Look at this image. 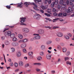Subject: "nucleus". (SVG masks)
<instances>
[{
	"instance_id": "obj_1",
	"label": "nucleus",
	"mask_w": 74,
	"mask_h": 74,
	"mask_svg": "<svg viewBox=\"0 0 74 74\" xmlns=\"http://www.w3.org/2000/svg\"><path fill=\"white\" fill-rule=\"evenodd\" d=\"M5 36L6 37H8L10 36V38H13L15 37V34H11V32L10 31L5 32Z\"/></svg>"
},
{
	"instance_id": "obj_2",
	"label": "nucleus",
	"mask_w": 74,
	"mask_h": 74,
	"mask_svg": "<svg viewBox=\"0 0 74 74\" xmlns=\"http://www.w3.org/2000/svg\"><path fill=\"white\" fill-rule=\"evenodd\" d=\"M34 36H34L33 39L34 40H40L41 38V36H39V34H33Z\"/></svg>"
},
{
	"instance_id": "obj_3",
	"label": "nucleus",
	"mask_w": 74,
	"mask_h": 74,
	"mask_svg": "<svg viewBox=\"0 0 74 74\" xmlns=\"http://www.w3.org/2000/svg\"><path fill=\"white\" fill-rule=\"evenodd\" d=\"M66 10L68 13H72L73 12V9L71 7H69L68 9Z\"/></svg>"
},
{
	"instance_id": "obj_4",
	"label": "nucleus",
	"mask_w": 74,
	"mask_h": 74,
	"mask_svg": "<svg viewBox=\"0 0 74 74\" xmlns=\"http://www.w3.org/2000/svg\"><path fill=\"white\" fill-rule=\"evenodd\" d=\"M36 15L33 16L34 18L36 20H39L40 19V17H41V16L38 14H36Z\"/></svg>"
},
{
	"instance_id": "obj_5",
	"label": "nucleus",
	"mask_w": 74,
	"mask_h": 74,
	"mask_svg": "<svg viewBox=\"0 0 74 74\" xmlns=\"http://www.w3.org/2000/svg\"><path fill=\"white\" fill-rule=\"evenodd\" d=\"M22 30L23 32L25 33H29V29L27 28H23L22 29Z\"/></svg>"
},
{
	"instance_id": "obj_6",
	"label": "nucleus",
	"mask_w": 74,
	"mask_h": 74,
	"mask_svg": "<svg viewBox=\"0 0 74 74\" xmlns=\"http://www.w3.org/2000/svg\"><path fill=\"white\" fill-rule=\"evenodd\" d=\"M38 33L40 34H43L44 33V31L42 29H40L38 31Z\"/></svg>"
},
{
	"instance_id": "obj_7",
	"label": "nucleus",
	"mask_w": 74,
	"mask_h": 74,
	"mask_svg": "<svg viewBox=\"0 0 74 74\" xmlns=\"http://www.w3.org/2000/svg\"><path fill=\"white\" fill-rule=\"evenodd\" d=\"M57 36L58 37H62L63 36V33L60 32H59L57 33Z\"/></svg>"
},
{
	"instance_id": "obj_8",
	"label": "nucleus",
	"mask_w": 74,
	"mask_h": 74,
	"mask_svg": "<svg viewBox=\"0 0 74 74\" xmlns=\"http://www.w3.org/2000/svg\"><path fill=\"white\" fill-rule=\"evenodd\" d=\"M22 54H21V51H18L17 53L16 54V56H17V57H18V58H19V57H21V56Z\"/></svg>"
},
{
	"instance_id": "obj_9",
	"label": "nucleus",
	"mask_w": 74,
	"mask_h": 74,
	"mask_svg": "<svg viewBox=\"0 0 74 74\" xmlns=\"http://www.w3.org/2000/svg\"><path fill=\"white\" fill-rule=\"evenodd\" d=\"M12 45L14 47H18L19 45V44L16 42L12 43Z\"/></svg>"
},
{
	"instance_id": "obj_10",
	"label": "nucleus",
	"mask_w": 74,
	"mask_h": 74,
	"mask_svg": "<svg viewBox=\"0 0 74 74\" xmlns=\"http://www.w3.org/2000/svg\"><path fill=\"white\" fill-rule=\"evenodd\" d=\"M31 4L32 5H34V6L35 7H34L33 8H34V10H36V8H37L38 7L37 6V5H36V4L35 3H31Z\"/></svg>"
},
{
	"instance_id": "obj_11",
	"label": "nucleus",
	"mask_w": 74,
	"mask_h": 74,
	"mask_svg": "<svg viewBox=\"0 0 74 74\" xmlns=\"http://www.w3.org/2000/svg\"><path fill=\"white\" fill-rule=\"evenodd\" d=\"M23 3L22 2L18 3V5L17 6V7H19L20 8H22L23 6L21 5Z\"/></svg>"
},
{
	"instance_id": "obj_12",
	"label": "nucleus",
	"mask_w": 74,
	"mask_h": 74,
	"mask_svg": "<svg viewBox=\"0 0 74 74\" xmlns=\"http://www.w3.org/2000/svg\"><path fill=\"white\" fill-rule=\"evenodd\" d=\"M26 19V17H22V18H21L20 19H21V23H23L25 21V19Z\"/></svg>"
},
{
	"instance_id": "obj_13",
	"label": "nucleus",
	"mask_w": 74,
	"mask_h": 74,
	"mask_svg": "<svg viewBox=\"0 0 74 74\" xmlns=\"http://www.w3.org/2000/svg\"><path fill=\"white\" fill-rule=\"evenodd\" d=\"M40 48L42 51H44L45 49V46L44 45H42L40 47Z\"/></svg>"
},
{
	"instance_id": "obj_14",
	"label": "nucleus",
	"mask_w": 74,
	"mask_h": 74,
	"mask_svg": "<svg viewBox=\"0 0 74 74\" xmlns=\"http://www.w3.org/2000/svg\"><path fill=\"white\" fill-rule=\"evenodd\" d=\"M42 10H46L47 8H48V5H46L45 6H42Z\"/></svg>"
},
{
	"instance_id": "obj_15",
	"label": "nucleus",
	"mask_w": 74,
	"mask_h": 74,
	"mask_svg": "<svg viewBox=\"0 0 74 74\" xmlns=\"http://www.w3.org/2000/svg\"><path fill=\"white\" fill-rule=\"evenodd\" d=\"M51 56L47 54L46 55V58L48 60H50L51 59Z\"/></svg>"
},
{
	"instance_id": "obj_16",
	"label": "nucleus",
	"mask_w": 74,
	"mask_h": 74,
	"mask_svg": "<svg viewBox=\"0 0 74 74\" xmlns=\"http://www.w3.org/2000/svg\"><path fill=\"white\" fill-rule=\"evenodd\" d=\"M69 13L66 12V10L65 11V12H63V16H66L67 15V14Z\"/></svg>"
},
{
	"instance_id": "obj_17",
	"label": "nucleus",
	"mask_w": 74,
	"mask_h": 74,
	"mask_svg": "<svg viewBox=\"0 0 74 74\" xmlns=\"http://www.w3.org/2000/svg\"><path fill=\"white\" fill-rule=\"evenodd\" d=\"M19 64L20 66H21V67L23 66V63L22 61L19 62Z\"/></svg>"
},
{
	"instance_id": "obj_18",
	"label": "nucleus",
	"mask_w": 74,
	"mask_h": 74,
	"mask_svg": "<svg viewBox=\"0 0 74 74\" xmlns=\"http://www.w3.org/2000/svg\"><path fill=\"white\" fill-rule=\"evenodd\" d=\"M26 46V44H22L21 45V48H25V47Z\"/></svg>"
},
{
	"instance_id": "obj_19",
	"label": "nucleus",
	"mask_w": 74,
	"mask_h": 74,
	"mask_svg": "<svg viewBox=\"0 0 74 74\" xmlns=\"http://www.w3.org/2000/svg\"><path fill=\"white\" fill-rule=\"evenodd\" d=\"M55 40L56 42H60V39L59 38H56Z\"/></svg>"
},
{
	"instance_id": "obj_20",
	"label": "nucleus",
	"mask_w": 74,
	"mask_h": 74,
	"mask_svg": "<svg viewBox=\"0 0 74 74\" xmlns=\"http://www.w3.org/2000/svg\"><path fill=\"white\" fill-rule=\"evenodd\" d=\"M39 54L41 56H44V53L43 51H41L39 53Z\"/></svg>"
},
{
	"instance_id": "obj_21",
	"label": "nucleus",
	"mask_w": 74,
	"mask_h": 74,
	"mask_svg": "<svg viewBox=\"0 0 74 74\" xmlns=\"http://www.w3.org/2000/svg\"><path fill=\"white\" fill-rule=\"evenodd\" d=\"M52 42V41L51 40L48 41L47 42V44L49 45V44H51V43Z\"/></svg>"
},
{
	"instance_id": "obj_22",
	"label": "nucleus",
	"mask_w": 74,
	"mask_h": 74,
	"mask_svg": "<svg viewBox=\"0 0 74 74\" xmlns=\"http://www.w3.org/2000/svg\"><path fill=\"white\" fill-rule=\"evenodd\" d=\"M55 2H53L51 4V7H53L55 5Z\"/></svg>"
},
{
	"instance_id": "obj_23",
	"label": "nucleus",
	"mask_w": 74,
	"mask_h": 74,
	"mask_svg": "<svg viewBox=\"0 0 74 74\" xmlns=\"http://www.w3.org/2000/svg\"><path fill=\"white\" fill-rule=\"evenodd\" d=\"M37 59L38 60H42V57L41 56H38L37 57Z\"/></svg>"
},
{
	"instance_id": "obj_24",
	"label": "nucleus",
	"mask_w": 74,
	"mask_h": 74,
	"mask_svg": "<svg viewBox=\"0 0 74 74\" xmlns=\"http://www.w3.org/2000/svg\"><path fill=\"white\" fill-rule=\"evenodd\" d=\"M67 51V49L65 47H64L62 49V51L64 53L66 52Z\"/></svg>"
},
{
	"instance_id": "obj_25",
	"label": "nucleus",
	"mask_w": 74,
	"mask_h": 74,
	"mask_svg": "<svg viewBox=\"0 0 74 74\" xmlns=\"http://www.w3.org/2000/svg\"><path fill=\"white\" fill-rule=\"evenodd\" d=\"M64 37H65V38H66V39H67V40H69V39L70 38L69 37L66 35H65L64 36Z\"/></svg>"
},
{
	"instance_id": "obj_26",
	"label": "nucleus",
	"mask_w": 74,
	"mask_h": 74,
	"mask_svg": "<svg viewBox=\"0 0 74 74\" xmlns=\"http://www.w3.org/2000/svg\"><path fill=\"white\" fill-rule=\"evenodd\" d=\"M66 4H63L61 5V7L62 8H64L66 7Z\"/></svg>"
},
{
	"instance_id": "obj_27",
	"label": "nucleus",
	"mask_w": 74,
	"mask_h": 74,
	"mask_svg": "<svg viewBox=\"0 0 74 74\" xmlns=\"http://www.w3.org/2000/svg\"><path fill=\"white\" fill-rule=\"evenodd\" d=\"M63 13L62 12L61 13H60L58 14V16H59V17H60L61 16H62L63 15Z\"/></svg>"
},
{
	"instance_id": "obj_28",
	"label": "nucleus",
	"mask_w": 74,
	"mask_h": 74,
	"mask_svg": "<svg viewBox=\"0 0 74 74\" xmlns=\"http://www.w3.org/2000/svg\"><path fill=\"white\" fill-rule=\"evenodd\" d=\"M70 51H68L66 53V56H69V55H70Z\"/></svg>"
},
{
	"instance_id": "obj_29",
	"label": "nucleus",
	"mask_w": 74,
	"mask_h": 74,
	"mask_svg": "<svg viewBox=\"0 0 74 74\" xmlns=\"http://www.w3.org/2000/svg\"><path fill=\"white\" fill-rule=\"evenodd\" d=\"M13 41H17V39L16 38L14 37L13 38Z\"/></svg>"
},
{
	"instance_id": "obj_30",
	"label": "nucleus",
	"mask_w": 74,
	"mask_h": 74,
	"mask_svg": "<svg viewBox=\"0 0 74 74\" xmlns=\"http://www.w3.org/2000/svg\"><path fill=\"white\" fill-rule=\"evenodd\" d=\"M18 37L20 38H22L23 36H22V35H21V34H20L18 35Z\"/></svg>"
},
{
	"instance_id": "obj_31",
	"label": "nucleus",
	"mask_w": 74,
	"mask_h": 74,
	"mask_svg": "<svg viewBox=\"0 0 74 74\" xmlns=\"http://www.w3.org/2000/svg\"><path fill=\"white\" fill-rule=\"evenodd\" d=\"M28 55L29 56H32L33 55V52H30L28 53Z\"/></svg>"
},
{
	"instance_id": "obj_32",
	"label": "nucleus",
	"mask_w": 74,
	"mask_h": 74,
	"mask_svg": "<svg viewBox=\"0 0 74 74\" xmlns=\"http://www.w3.org/2000/svg\"><path fill=\"white\" fill-rule=\"evenodd\" d=\"M60 4H63V0H60Z\"/></svg>"
},
{
	"instance_id": "obj_33",
	"label": "nucleus",
	"mask_w": 74,
	"mask_h": 74,
	"mask_svg": "<svg viewBox=\"0 0 74 74\" xmlns=\"http://www.w3.org/2000/svg\"><path fill=\"white\" fill-rule=\"evenodd\" d=\"M27 40L26 39H24L22 40V42H27Z\"/></svg>"
},
{
	"instance_id": "obj_34",
	"label": "nucleus",
	"mask_w": 74,
	"mask_h": 74,
	"mask_svg": "<svg viewBox=\"0 0 74 74\" xmlns=\"http://www.w3.org/2000/svg\"><path fill=\"white\" fill-rule=\"evenodd\" d=\"M65 61H66V60H68L69 59V58L68 57H64Z\"/></svg>"
},
{
	"instance_id": "obj_35",
	"label": "nucleus",
	"mask_w": 74,
	"mask_h": 74,
	"mask_svg": "<svg viewBox=\"0 0 74 74\" xmlns=\"http://www.w3.org/2000/svg\"><path fill=\"white\" fill-rule=\"evenodd\" d=\"M45 14L46 16H51V15L49 14H48L47 13H45Z\"/></svg>"
},
{
	"instance_id": "obj_36",
	"label": "nucleus",
	"mask_w": 74,
	"mask_h": 74,
	"mask_svg": "<svg viewBox=\"0 0 74 74\" xmlns=\"http://www.w3.org/2000/svg\"><path fill=\"white\" fill-rule=\"evenodd\" d=\"M14 66H15V67H18V64L17 63H16V62L14 63Z\"/></svg>"
},
{
	"instance_id": "obj_37",
	"label": "nucleus",
	"mask_w": 74,
	"mask_h": 74,
	"mask_svg": "<svg viewBox=\"0 0 74 74\" xmlns=\"http://www.w3.org/2000/svg\"><path fill=\"white\" fill-rule=\"evenodd\" d=\"M24 5H29V3H28L27 2L24 3Z\"/></svg>"
},
{
	"instance_id": "obj_38",
	"label": "nucleus",
	"mask_w": 74,
	"mask_h": 74,
	"mask_svg": "<svg viewBox=\"0 0 74 74\" xmlns=\"http://www.w3.org/2000/svg\"><path fill=\"white\" fill-rule=\"evenodd\" d=\"M55 5H56L58 3V0H55Z\"/></svg>"
},
{
	"instance_id": "obj_39",
	"label": "nucleus",
	"mask_w": 74,
	"mask_h": 74,
	"mask_svg": "<svg viewBox=\"0 0 74 74\" xmlns=\"http://www.w3.org/2000/svg\"><path fill=\"white\" fill-rule=\"evenodd\" d=\"M10 66H14V64H13L12 62H11L10 64Z\"/></svg>"
},
{
	"instance_id": "obj_40",
	"label": "nucleus",
	"mask_w": 74,
	"mask_h": 74,
	"mask_svg": "<svg viewBox=\"0 0 74 74\" xmlns=\"http://www.w3.org/2000/svg\"><path fill=\"white\" fill-rule=\"evenodd\" d=\"M11 49L12 51V52H14L15 51V49L14 48H11Z\"/></svg>"
},
{
	"instance_id": "obj_41",
	"label": "nucleus",
	"mask_w": 74,
	"mask_h": 74,
	"mask_svg": "<svg viewBox=\"0 0 74 74\" xmlns=\"http://www.w3.org/2000/svg\"><path fill=\"white\" fill-rule=\"evenodd\" d=\"M58 18L54 19H53V22H56V21H57V20H58Z\"/></svg>"
},
{
	"instance_id": "obj_42",
	"label": "nucleus",
	"mask_w": 74,
	"mask_h": 74,
	"mask_svg": "<svg viewBox=\"0 0 74 74\" xmlns=\"http://www.w3.org/2000/svg\"><path fill=\"white\" fill-rule=\"evenodd\" d=\"M66 64H69L70 65H71V62H70L68 61L66 62Z\"/></svg>"
},
{
	"instance_id": "obj_43",
	"label": "nucleus",
	"mask_w": 74,
	"mask_h": 74,
	"mask_svg": "<svg viewBox=\"0 0 74 74\" xmlns=\"http://www.w3.org/2000/svg\"><path fill=\"white\" fill-rule=\"evenodd\" d=\"M5 45H9L10 44V43L8 41H7L5 42Z\"/></svg>"
},
{
	"instance_id": "obj_44",
	"label": "nucleus",
	"mask_w": 74,
	"mask_h": 74,
	"mask_svg": "<svg viewBox=\"0 0 74 74\" xmlns=\"http://www.w3.org/2000/svg\"><path fill=\"white\" fill-rule=\"evenodd\" d=\"M41 1V0H36L35 2L36 3H39V2H40Z\"/></svg>"
},
{
	"instance_id": "obj_45",
	"label": "nucleus",
	"mask_w": 74,
	"mask_h": 74,
	"mask_svg": "<svg viewBox=\"0 0 74 74\" xmlns=\"http://www.w3.org/2000/svg\"><path fill=\"white\" fill-rule=\"evenodd\" d=\"M29 64H27L25 65V67H29Z\"/></svg>"
},
{
	"instance_id": "obj_46",
	"label": "nucleus",
	"mask_w": 74,
	"mask_h": 74,
	"mask_svg": "<svg viewBox=\"0 0 74 74\" xmlns=\"http://www.w3.org/2000/svg\"><path fill=\"white\" fill-rule=\"evenodd\" d=\"M6 7H7V8H8V9H10L11 8V6L10 5H7Z\"/></svg>"
},
{
	"instance_id": "obj_47",
	"label": "nucleus",
	"mask_w": 74,
	"mask_h": 74,
	"mask_svg": "<svg viewBox=\"0 0 74 74\" xmlns=\"http://www.w3.org/2000/svg\"><path fill=\"white\" fill-rule=\"evenodd\" d=\"M67 34V35H68V36H69L70 37H71V36H72L71 34H70V33H68Z\"/></svg>"
},
{
	"instance_id": "obj_48",
	"label": "nucleus",
	"mask_w": 74,
	"mask_h": 74,
	"mask_svg": "<svg viewBox=\"0 0 74 74\" xmlns=\"http://www.w3.org/2000/svg\"><path fill=\"white\" fill-rule=\"evenodd\" d=\"M23 50L24 53H26V50L25 49H23Z\"/></svg>"
},
{
	"instance_id": "obj_49",
	"label": "nucleus",
	"mask_w": 74,
	"mask_h": 74,
	"mask_svg": "<svg viewBox=\"0 0 74 74\" xmlns=\"http://www.w3.org/2000/svg\"><path fill=\"white\" fill-rule=\"evenodd\" d=\"M53 15L54 16H57L58 14L56 13L55 12L53 13Z\"/></svg>"
},
{
	"instance_id": "obj_50",
	"label": "nucleus",
	"mask_w": 74,
	"mask_h": 74,
	"mask_svg": "<svg viewBox=\"0 0 74 74\" xmlns=\"http://www.w3.org/2000/svg\"><path fill=\"white\" fill-rule=\"evenodd\" d=\"M40 12H41V13H43L44 12V11L42 10V9H41L40 10Z\"/></svg>"
},
{
	"instance_id": "obj_51",
	"label": "nucleus",
	"mask_w": 74,
	"mask_h": 74,
	"mask_svg": "<svg viewBox=\"0 0 74 74\" xmlns=\"http://www.w3.org/2000/svg\"><path fill=\"white\" fill-rule=\"evenodd\" d=\"M51 2H52V1H51V0H49L48 1V3L49 4H51Z\"/></svg>"
},
{
	"instance_id": "obj_52",
	"label": "nucleus",
	"mask_w": 74,
	"mask_h": 74,
	"mask_svg": "<svg viewBox=\"0 0 74 74\" xmlns=\"http://www.w3.org/2000/svg\"><path fill=\"white\" fill-rule=\"evenodd\" d=\"M51 72L52 74H55V71H52Z\"/></svg>"
},
{
	"instance_id": "obj_53",
	"label": "nucleus",
	"mask_w": 74,
	"mask_h": 74,
	"mask_svg": "<svg viewBox=\"0 0 74 74\" xmlns=\"http://www.w3.org/2000/svg\"><path fill=\"white\" fill-rule=\"evenodd\" d=\"M60 45L61 46H64V44L63 43H61L60 44Z\"/></svg>"
},
{
	"instance_id": "obj_54",
	"label": "nucleus",
	"mask_w": 74,
	"mask_h": 74,
	"mask_svg": "<svg viewBox=\"0 0 74 74\" xmlns=\"http://www.w3.org/2000/svg\"><path fill=\"white\" fill-rule=\"evenodd\" d=\"M45 28H49L50 29H51V27L49 26H45Z\"/></svg>"
},
{
	"instance_id": "obj_55",
	"label": "nucleus",
	"mask_w": 74,
	"mask_h": 74,
	"mask_svg": "<svg viewBox=\"0 0 74 74\" xmlns=\"http://www.w3.org/2000/svg\"><path fill=\"white\" fill-rule=\"evenodd\" d=\"M53 12H56V10L55 8H53Z\"/></svg>"
},
{
	"instance_id": "obj_56",
	"label": "nucleus",
	"mask_w": 74,
	"mask_h": 74,
	"mask_svg": "<svg viewBox=\"0 0 74 74\" xmlns=\"http://www.w3.org/2000/svg\"><path fill=\"white\" fill-rule=\"evenodd\" d=\"M58 27H56V26L54 27H53V29H58Z\"/></svg>"
},
{
	"instance_id": "obj_57",
	"label": "nucleus",
	"mask_w": 74,
	"mask_h": 74,
	"mask_svg": "<svg viewBox=\"0 0 74 74\" xmlns=\"http://www.w3.org/2000/svg\"><path fill=\"white\" fill-rule=\"evenodd\" d=\"M57 48L59 49H61V47L60 46H58L57 47Z\"/></svg>"
},
{
	"instance_id": "obj_58",
	"label": "nucleus",
	"mask_w": 74,
	"mask_h": 74,
	"mask_svg": "<svg viewBox=\"0 0 74 74\" xmlns=\"http://www.w3.org/2000/svg\"><path fill=\"white\" fill-rule=\"evenodd\" d=\"M45 1V3L47 4L48 2V0H44Z\"/></svg>"
},
{
	"instance_id": "obj_59",
	"label": "nucleus",
	"mask_w": 74,
	"mask_h": 74,
	"mask_svg": "<svg viewBox=\"0 0 74 74\" xmlns=\"http://www.w3.org/2000/svg\"><path fill=\"white\" fill-rule=\"evenodd\" d=\"M37 65L38 66H40V65H41V63H37Z\"/></svg>"
},
{
	"instance_id": "obj_60",
	"label": "nucleus",
	"mask_w": 74,
	"mask_h": 74,
	"mask_svg": "<svg viewBox=\"0 0 74 74\" xmlns=\"http://www.w3.org/2000/svg\"><path fill=\"white\" fill-rule=\"evenodd\" d=\"M21 25H24L25 26H26V24L24 23H21L20 24Z\"/></svg>"
},
{
	"instance_id": "obj_61",
	"label": "nucleus",
	"mask_w": 74,
	"mask_h": 74,
	"mask_svg": "<svg viewBox=\"0 0 74 74\" xmlns=\"http://www.w3.org/2000/svg\"><path fill=\"white\" fill-rule=\"evenodd\" d=\"M21 42H22V40H20L18 41V43H21Z\"/></svg>"
},
{
	"instance_id": "obj_62",
	"label": "nucleus",
	"mask_w": 74,
	"mask_h": 74,
	"mask_svg": "<svg viewBox=\"0 0 74 74\" xmlns=\"http://www.w3.org/2000/svg\"><path fill=\"white\" fill-rule=\"evenodd\" d=\"M58 9H60V5H58Z\"/></svg>"
},
{
	"instance_id": "obj_63",
	"label": "nucleus",
	"mask_w": 74,
	"mask_h": 74,
	"mask_svg": "<svg viewBox=\"0 0 74 74\" xmlns=\"http://www.w3.org/2000/svg\"><path fill=\"white\" fill-rule=\"evenodd\" d=\"M69 4L70 5H73V3L70 1L69 2Z\"/></svg>"
},
{
	"instance_id": "obj_64",
	"label": "nucleus",
	"mask_w": 74,
	"mask_h": 74,
	"mask_svg": "<svg viewBox=\"0 0 74 74\" xmlns=\"http://www.w3.org/2000/svg\"><path fill=\"white\" fill-rule=\"evenodd\" d=\"M5 38V37H4V36H3L2 37H1V39L2 40H4V38Z\"/></svg>"
}]
</instances>
